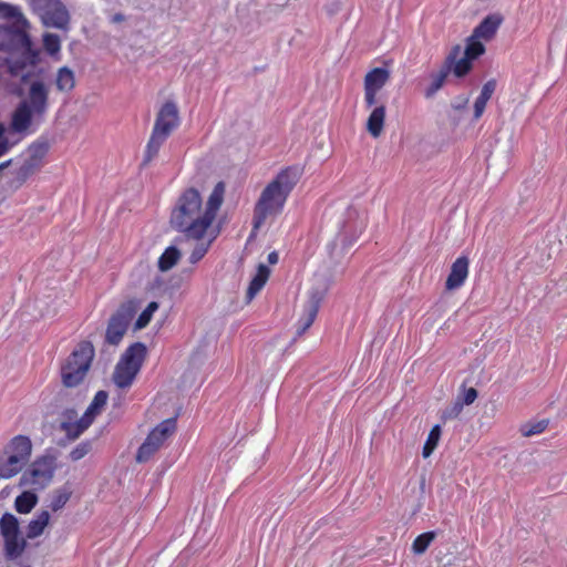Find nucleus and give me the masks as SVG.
I'll use <instances>...</instances> for the list:
<instances>
[{
  "mask_svg": "<svg viewBox=\"0 0 567 567\" xmlns=\"http://www.w3.org/2000/svg\"><path fill=\"white\" fill-rule=\"evenodd\" d=\"M464 404L457 399L455 403L450 408L446 409L443 413L444 419H454L457 417L458 414L462 412Z\"/></svg>",
  "mask_w": 567,
  "mask_h": 567,
  "instance_id": "42",
  "label": "nucleus"
},
{
  "mask_svg": "<svg viewBox=\"0 0 567 567\" xmlns=\"http://www.w3.org/2000/svg\"><path fill=\"white\" fill-rule=\"evenodd\" d=\"M549 424L548 420H540L534 423H526L522 425L520 432L523 436L529 437L543 433Z\"/></svg>",
  "mask_w": 567,
  "mask_h": 567,
  "instance_id": "38",
  "label": "nucleus"
},
{
  "mask_svg": "<svg viewBox=\"0 0 567 567\" xmlns=\"http://www.w3.org/2000/svg\"><path fill=\"white\" fill-rule=\"evenodd\" d=\"M179 258H181V252L176 247H174V246L167 247L158 258L157 265H158L159 270L161 271L169 270L178 262Z\"/></svg>",
  "mask_w": 567,
  "mask_h": 567,
  "instance_id": "31",
  "label": "nucleus"
},
{
  "mask_svg": "<svg viewBox=\"0 0 567 567\" xmlns=\"http://www.w3.org/2000/svg\"><path fill=\"white\" fill-rule=\"evenodd\" d=\"M147 348L143 342L132 343L121 355L113 372V382L121 389L132 385L137 373L140 372Z\"/></svg>",
  "mask_w": 567,
  "mask_h": 567,
  "instance_id": "6",
  "label": "nucleus"
},
{
  "mask_svg": "<svg viewBox=\"0 0 567 567\" xmlns=\"http://www.w3.org/2000/svg\"><path fill=\"white\" fill-rule=\"evenodd\" d=\"M181 124L179 111L174 101H166L157 112L150 140L146 144L142 165L151 163L162 145Z\"/></svg>",
  "mask_w": 567,
  "mask_h": 567,
  "instance_id": "4",
  "label": "nucleus"
},
{
  "mask_svg": "<svg viewBox=\"0 0 567 567\" xmlns=\"http://www.w3.org/2000/svg\"><path fill=\"white\" fill-rule=\"evenodd\" d=\"M31 11L47 28L65 30L70 23V13L61 0H28Z\"/></svg>",
  "mask_w": 567,
  "mask_h": 567,
  "instance_id": "8",
  "label": "nucleus"
},
{
  "mask_svg": "<svg viewBox=\"0 0 567 567\" xmlns=\"http://www.w3.org/2000/svg\"><path fill=\"white\" fill-rule=\"evenodd\" d=\"M27 463L19 456L3 453L0 456V477L8 480L16 476Z\"/></svg>",
  "mask_w": 567,
  "mask_h": 567,
  "instance_id": "19",
  "label": "nucleus"
},
{
  "mask_svg": "<svg viewBox=\"0 0 567 567\" xmlns=\"http://www.w3.org/2000/svg\"><path fill=\"white\" fill-rule=\"evenodd\" d=\"M224 190H225L224 184L221 182L218 183L214 187L212 194L209 195V198L207 200L205 209H203L204 210L203 214H204L205 219L207 220L208 227L212 225L213 220L215 219L216 213L223 203Z\"/></svg>",
  "mask_w": 567,
  "mask_h": 567,
  "instance_id": "18",
  "label": "nucleus"
},
{
  "mask_svg": "<svg viewBox=\"0 0 567 567\" xmlns=\"http://www.w3.org/2000/svg\"><path fill=\"white\" fill-rule=\"evenodd\" d=\"M55 85L61 92L72 91L75 85L74 72L68 66L60 68L56 73Z\"/></svg>",
  "mask_w": 567,
  "mask_h": 567,
  "instance_id": "29",
  "label": "nucleus"
},
{
  "mask_svg": "<svg viewBox=\"0 0 567 567\" xmlns=\"http://www.w3.org/2000/svg\"><path fill=\"white\" fill-rule=\"evenodd\" d=\"M319 311V299L311 298L303 307V313L297 322V334L301 336L313 323Z\"/></svg>",
  "mask_w": 567,
  "mask_h": 567,
  "instance_id": "20",
  "label": "nucleus"
},
{
  "mask_svg": "<svg viewBox=\"0 0 567 567\" xmlns=\"http://www.w3.org/2000/svg\"><path fill=\"white\" fill-rule=\"evenodd\" d=\"M32 120H35V113L25 103L20 102L12 114L11 128L16 133H25L30 128Z\"/></svg>",
  "mask_w": 567,
  "mask_h": 567,
  "instance_id": "15",
  "label": "nucleus"
},
{
  "mask_svg": "<svg viewBox=\"0 0 567 567\" xmlns=\"http://www.w3.org/2000/svg\"><path fill=\"white\" fill-rule=\"evenodd\" d=\"M206 251H207V248H206V247H204L203 245L197 246V247L193 250V252H192V255H190V261H192V262H197L198 260H200V259L204 257V255L206 254Z\"/></svg>",
  "mask_w": 567,
  "mask_h": 567,
  "instance_id": "47",
  "label": "nucleus"
},
{
  "mask_svg": "<svg viewBox=\"0 0 567 567\" xmlns=\"http://www.w3.org/2000/svg\"><path fill=\"white\" fill-rule=\"evenodd\" d=\"M435 537L436 532L434 530L420 534L412 543V551L415 555L424 554Z\"/></svg>",
  "mask_w": 567,
  "mask_h": 567,
  "instance_id": "33",
  "label": "nucleus"
},
{
  "mask_svg": "<svg viewBox=\"0 0 567 567\" xmlns=\"http://www.w3.org/2000/svg\"><path fill=\"white\" fill-rule=\"evenodd\" d=\"M38 504V496L35 493L25 491L14 501V508L20 514L30 513Z\"/></svg>",
  "mask_w": 567,
  "mask_h": 567,
  "instance_id": "30",
  "label": "nucleus"
},
{
  "mask_svg": "<svg viewBox=\"0 0 567 567\" xmlns=\"http://www.w3.org/2000/svg\"><path fill=\"white\" fill-rule=\"evenodd\" d=\"M18 7L19 6L16 4L0 2V17H13L14 14H18Z\"/></svg>",
  "mask_w": 567,
  "mask_h": 567,
  "instance_id": "43",
  "label": "nucleus"
},
{
  "mask_svg": "<svg viewBox=\"0 0 567 567\" xmlns=\"http://www.w3.org/2000/svg\"><path fill=\"white\" fill-rule=\"evenodd\" d=\"M92 450L91 441H82L79 443L71 452H70V458L73 462L82 460L84 456H86L90 451Z\"/></svg>",
  "mask_w": 567,
  "mask_h": 567,
  "instance_id": "41",
  "label": "nucleus"
},
{
  "mask_svg": "<svg viewBox=\"0 0 567 567\" xmlns=\"http://www.w3.org/2000/svg\"><path fill=\"white\" fill-rule=\"evenodd\" d=\"M451 73V61L444 62L439 72L430 75L431 83L425 89L424 95L426 99L433 97L436 92L444 85L447 75Z\"/></svg>",
  "mask_w": 567,
  "mask_h": 567,
  "instance_id": "21",
  "label": "nucleus"
},
{
  "mask_svg": "<svg viewBox=\"0 0 567 567\" xmlns=\"http://www.w3.org/2000/svg\"><path fill=\"white\" fill-rule=\"evenodd\" d=\"M11 24L0 25V51L9 53L8 71L12 76L23 75V70L34 66L39 61V50L29 35L30 22L18 7V14L3 17Z\"/></svg>",
  "mask_w": 567,
  "mask_h": 567,
  "instance_id": "1",
  "label": "nucleus"
},
{
  "mask_svg": "<svg viewBox=\"0 0 567 567\" xmlns=\"http://www.w3.org/2000/svg\"><path fill=\"white\" fill-rule=\"evenodd\" d=\"M12 159L6 161L0 164V172L7 168L11 164Z\"/></svg>",
  "mask_w": 567,
  "mask_h": 567,
  "instance_id": "50",
  "label": "nucleus"
},
{
  "mask_svg": "<svg viewBox=\"0 0 567 567\" xmlns=\"http://www.w3.org/2000/svg\"><path fill=\"white\" fill-rule=\"evenodd\" d=\"M267 259H268V262L271 265L277 264L278 259H279L277 251H271L270 254H268Z\"/></svg>",
  "mask_w": 567,
  "mask_h": 567,
  "instance_id": "48",
  "label": "nucleus"
},
{
  "mask_svg": "<svg viewBox=\"0 0 567 567\" xmlns=\"http://www.w3.org/2000/svg\"><path fill=\"white\" fill-rule=\"evenodd\" d=\"M157 309H158V303L156 301L150 302L147 305V307L141 312L138 318L136 319L135 329L140 330V329L145 328L150 323L154 312Z\"/></svg>",
  "mask_w": 567,
  "mask_h": 567,
  "instance_id": "37",
  "label": "nucleus"
},
{
  "mask_svg": "<svg viewBox=\"0 0 567 567\" xmlns=\"http://www.w3.org/2000/svg\"><path fill=\"white\" fill-rule=\"evenodd\" d=\"M107 396L109 395L105 391H97L84 414L93 421L100 413L101 409L106 404Z\"/></svg>",
  "mask_w": 567,
  "mask_h": 567,
  "instance_id": "35",
  "label": "nucleus"
},
{
  "mask_svg": "<svg viewBox=\"0 0 567 567\" xmlns=\"http://www.w3.org/2000/svg\"><path fill=\"white\" fill-rule=\"evenodd\" d=\"M21 102L35 113V121H40L49 109V90L42 81H33L29 87L27 100Z\"/></svg>",
  "mask_w": 567,
  "mask_h": 567,
  "instance_id": "11",
  "label": "nucleus"
},
{
  "mask_svg": "<svg viewBox=\"0 0 567 567\" xmlns=\"http://www.w3.org/2000/svg\"><path fill=\"white\" fill-rule=\"evenodd\" d=\"M390 78V72L384 68H374L364 76V87L380 91Z\"/></svg>",
  "mask_w": 567,
  "mask_h": 567,
  "instance_id": "24",
  "label": "nucleus"
},
{
  "mask_svg": "<svg viewBox=\"0 0 567 567\" xmlns=\"http://www.w3.org/2000/svg\"><path fill=\"white\" fill-rule=\"evenodd\" d=\"M138 305L134 300L123 302L111 316L105 331V342L117 346L126 333L128 326L137 311Z\"/></svg>",
  "mask_w": 567,
  "mask_h": 567,
  "instance_id": "9",
  "label": "nucleus"
},
{
  "mask_svg": "<svg viewBox=\"0 0 567 567\" xmlns=\"http://www.w3.org/2000/svg\"><path fill=\"white\" fill-rule=\"evenodd\" d=\"M496 89V81L488 80L482 87L480 95L476 97L474 102V120H478L486 107L488 100L492 97L494 91Z\"/></svg>",
  "mask_w": 567,
  "mask_h": 567,
  "instance_id": "23",
  "label": "nucleus"
},
{
  "mask_svg": "<svg viewBox=\"0 0 567 567\" xmlns=\"http://www.w3.org/2000/svg\"><path fill=\"white\" fill-rule=\"evenodd\" d=\"M124 20V16L121 14V13H116L113 16V21L115 22H120V21H123Z\"/></svg>",
  "mask_w": 567,
  "mask_h": 567,
  "instance_id": "49",
  "label": "nucleus"
},
{
  "mask_svg": "<svg viewBox=\"0 0 567 567\" xmlns=\"http://www.w3.org/2000/svg\"><path fill=\"white\" fill-rule=\"evenodd\" d=\"M480 40L481 39L478 38H473L472 34L464 50V55H466L471 60H475L478 56H481L485 52V47Z\"/></svg>",
  "mask_w": 567,
  "mask_h": 567,
  "instance_id": "36",
  "label": "nucleus"
},
{
  "mask_svg": "<svg viewBox=\"0 0 567 567\" xmlns=\"http://www.w3.org/2000/svg\"><path fill=\"white\" fill-rule=\"evenodd\" d=\"M477 398V391L474 388H468L464 391V395L462 400H460L464 405L472 404Z\"/></svg>",
  "mask_w": 567,
  "mask_h": 567,
  "instance_id": "45",
  "label": "nucleus"
},
{
  "mask_svg": "<svg viewBox=\"0 0 567 567\" xmlns=\"http://www.w3.org/2000/svg\"><path fill=\"white\" fill-rule=\"evenodd\" d=\"M0 532L3 538L19 535L20 530L18 518L11 513H4L0 518Z\"/></svg>",
  "mask_w": 567,
  "mask_h": 567,
  "instance_id": "32",
  "label": "nucleus"
},
{
  "mask_svg": "<svg viewBox=\"0 0 567 567\" xmlns=\"http://www.w3.org/2000/svg\"><path fill=\"white\" fill-rule=\"evenodd\" d=\"M50 520V513L42 511L31 519L27 526V538L34 539L42 535Z\"/></svg>",
  "mask_w": 567,
  "mask_h": 567,
  "instance_id": "26",
  "label": "nucleus"
},
{
  "mask_svg": "<svg viewBox=\"0 0 567 567\" xmlns=\"http://www.w3.org/2000/svg\"><path fill=\"white\" fill-rule=\"evenodd\" d=\"M379 91L364 87V104L368 109L377 103V94Z\"/></svg>",
  "mask_w": 567,
  "mask_h": 567,
  "instance_id": "44",
  "label": "nucleus"
},
{
  "mask_svg": "<svg viewBox=\"0 0 567 567\" xmlns=\"http://www.w3.org/2000/svg\"><path fill=\"white\" fill-rule=\"evenodd\" d=\"M301 176V169L289 166L281 169L277 176L264 188L254 208V228L258 229L269 215L278 214L284 209L289 194L292 192Z\"/></svg>",
  "mask_w": 567,
  "mask_h": 567,
  "instance_id": "2",
  "label": "nucleus"
},
{
  "mask_svg": "<svg viewBox=\"0 0 567 567\" xmlns=\"http://www.w3.org/2000/svg\"><path fill=\"white\" fill-rule=\"evenodd\" d=\"M70 497H71V493L69 491H66V489L56 491L51 498L50 508L53 512H58V511L62 509L69 502Z\"/></svg>",
  "mask_w": 567,
  "mask_h": 567,
  "instance_id": "39",
  "label": "nucleus"
},
{
  "mask_svg": "<svg viewBox=\"0 0 567 567\" xmlns=\"http://www.w3.org/2000/svg\"><path fill=\"white\" fill-rule=\"evenodd\" d=\"M203 212V200L199 192L195 188H188L178 197L171 215V225L187 238L199 240L208 229Z\"/></svg>",
  "mask_w": 567,
  "mask_h": 567,
  "instance_id": "3",
  "label": "nucleus"
},
{
  "mask_svg": "<svg viewBox=\"0 0 567 567\" xmlns=\"http://www.w3.org/2000/svg\"><path fill=\"white\" fill-rule=\"evenodd\" d=\"M56 471V456L50 452L38 456L20 477L21 486L34 489L45 488L53 480Z\"/></svg>",
  "mask_w": 567,
  "mask_h": 567,
  "instance_id": "7",
  "label": "nucleus"
},
{
  "mask_svg": "<svg viewBox=\"0 0 567 567\" xmlns=\"http://www.w3.org/2000/svg\"><path fill=\"white\" fill-rule=\"evenodd\" d=\"M93 358V344L90 341L80 342L61 368L63 384L66 388L79 385L86 375Z\"/></svg>",
  "mask_w": 567,
  "mask_h": 567,
  "instance_id": "5",
  "label": "nucleus"
},
{
  "mask_svg": "<svg viewBox=\"0 0 567 567\" xmlns=\"http://www.w3.org/2000/svg\"><path fill=\"white\" fill-rule=\"evenodd\" d=\"M269 275L270 269L266 265L260 264L247 289V297L249 299H252L262 289L269 278Z\"/></svg>",
  "mask_w": 567,
  "mask_h": 567,
  "instance_id": "27",
  "label": "nucleus"
},
{
  "mask_svg": "<svg viewBox=\"0 0 567 567\" xmlns=\"http://www.w3.org/2000/svg\"><path fill=\"white\" fill-rule=\"evenodd\" d=\"M470 260L466 256H460L451 266V271L445 281L446 290L461 288L468 276Z\"/></svg>",
  "mask_w": 567,
  "mask_h": 567,
  "instance_id": "12",
  "label": "nucleus"
},
{
  "mask_svg": "<svg viewBox=\"0 0 567 567\" xmlns=\"http://www.w3.org/2000/svg\"><path fill=\"white\" fill-rule=\"evenodd\" d=\"M441 434H442L441 426L439 424H435L431 429V431L427 435V439L423 445L422 455L424 458L429 457L434 452V450L436 449V446L439 444Z\"/></svg>",
  "mask_w": 567,
  "mask_h": 567,
  "instance_id": "34",
  "label": "nucleus"
},
{
  "mask_svg": "<svg viewBox=\"0 0 567 567\" xmlns=\"http://www.w3.org/2000/svg\"><path fill=\"white\" fill-rule=\"evenodd\" d=\"M176 431V419L169 417L156 425L137 450L136 461L147 462Z\"/></svg>",
  "mask_w": 567,
  "mask_h": 567,
  "instance_id": "10",
  "label": "nucleus"
},
{
  "mask_svg": "<svg viewBox=\"0 0 567 567\" xmlns=\"http://www.w3.org/2000/svg\"><path fill=\"white\" fill-rule=\"evenodd\" d=\"M460 53L461 47L455 45L444 61H451V73H453L456 78H463L464 75H466L472 69L473 61L466 55H463L462 58L458 59Z\"/></svg>",
  "mask_w": 567,
  "mask_h": 567,
  "instance_id": "17",
  "label": "nucleus"
},
{
  "mask_svg": "<svg viewBox=\"0 0 567 567\" xmlns=\"http://www.w3.org/2000/svg\"><path fill=\"white\" fill-rule=\"evenodd\" d=\"M4 128L3 125L0 123V157L7 154L10 150V145L8 140L3 136Z\"/></svg>",
  "mask_w": 567,
  "mask_h": 567,
  "instance_id": "46",
  "label": "nucleus"
},
{
  "mask_svg": "<svg viewBox=\"0 0 567 567\" xmlns=\"http://www.w3.org/2000/svg\"><path fill=\"white\" fill-rule=\"evenodd\" d=\"M43 47L50 54L58 53L61 49V41L59 35L54 33H45L43 35Z\"/></svg>",
  "mask_w": 567,
  "mask_h": 567,
  "instance_id": "40",
  "label": "nucleus"
},
{
  "mask_svg": "<svg viewBox=\"0 0 567 567\" xmlns=\"http://www.w3.org/2000/svg\"><path fill=\"white\" fill-rule=\"evenodd\" d=\"M49 151V145L45 141H37L32 143L28 148L29 157L24 161L20 167V173L23 175L29 174L34 168L40 166L42 159Z\"/></svg>",
  "mask_w": 567,
  "mask_h": 567,
  "instance_id": "14",
  "label": "nucleus"
},
{
  "mask_svg": "<svg viewBox=\"0 0 567 567\" xmlns=\"http://www.w3.org/2000/svg\"><path fill=\"white\" fill-rule=\"evenodd\" d=\"M3 539L6 556L9 559H16L20 557L27 547V542L25 539L20 537V534L14 536H8V538Z\"/></svg>",
  "mask_w": 567,
  "mask_h": 567,
  "instance_id": "28",
  "label": "nucleus"
},
{
  "mask_svg": "<svg viewBox=\"0 0 567 567\" xmlns=\"http://www.w3.org/2000/svg\"><path fill=\"white\" fill-rule=\"evenodd\" d=\"M503 20L504 18L501 13H491L486 16L473 30V38H478L485 41L493 39L503 23Z\"/></svg>",
  "mask_w": 567,
  "mask_h": 567,
  "instance_id": "13",
  "label": "nucleus"
},
{
  "mask_svg": "<svg viewBox=\"0 0 567 567\" xmlns=\"http://www.w3.org/2000/svg\"><path fill=\"white\" fill-rule=\"evenodd\" d=\"M92 422L93 421L91 419L83 414V416L75 422H61L60 429L65 432L69 440L73 441L78 439L92 424Z\"/></svg>",
  "mask_w": 567,
  "mask_h": 567,
  "instance_id": "25",
  "label": "nucleus"
},
{
  "mask_svg": "<svg viewBox=\"0 0 567 567\" xmlns=\"http://www.w3.org/2000/svg\"><path fill=\"white\" fill-rule=\"evenodd\" d=\"M385 121V106H375L367 121V131L373 137H379L383 131Z\"/></svg>",
  "mask_w": 567,
  "mask_h": 567,
  "instance_id": "22",
  "label": "nucleus"
},
{
  "mask_svg": "<svg viewBox=\"0 0 567 567\" xmlns=\"http://www.w3.org/2000/svg\"><path fill=\"white\" fill-rule=\"evenodd\" d=\"M32 453V442L27 435H16L4 447V454H13L29 462Z\"/></svg>",
  "mask_w": 567,
  "mask_h": 567,
  "instance_id": "16",
  "label": "nucleus"
}]
</instances>
